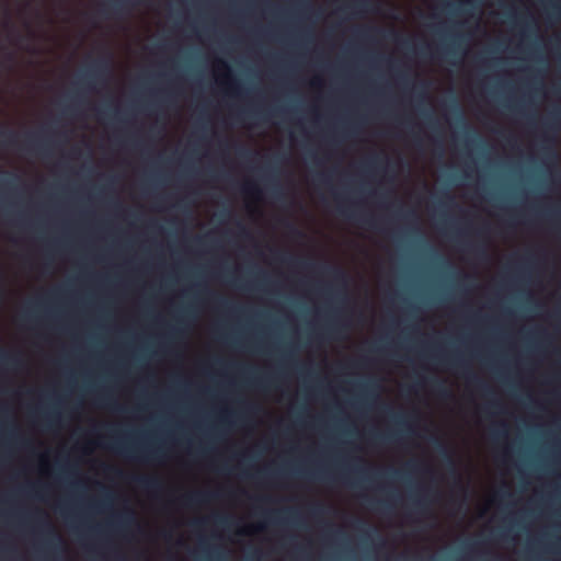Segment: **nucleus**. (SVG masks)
<instances>
[{
  "label": "nucleus",
  "instance_id": "nucleus-8",
  "mask_svg": "<svg viewBox=\"0 0 561 561\" xmlns=\"http://www.w3.org/2000/svg\"><path fill=\"white\" fill-rule=\"evenodd\" d=\"M455 10L463 15H469L474 7L472 0H462L459 1L457 4H451Z\"/></svg>",
  "mask_w": 561,
  "mask_h": 561
},
{
  "label": "nucleus",
  "instance_id": "nucleus-48",
  "mask_svg": "<svg viewBox=\"0 0 561 561\" xmlns=\"http://www.w3.org/2000/svg\"><path fill=\"white\" fill-rule=\"evenodd\" d=\"M409 467L414 469L416 467V465L415 463H411V465H409Z\"/></svg>",
  "mask_w": 561,
  "mask_h": 561
},
{
  "label": "nucleus",
  "instance_id": "nucleus-45",
  "mask_svg": "<svg viewBox=\"0 0 561 561\" xmlns=\"http://www.w3.org/2000/svg\"><path fill=\"white\" fill-rule=\"evenodd\" d=\"M409 216H413V217H414V213H413V211H409V213L407 214V217H409Z\"/></svg>",
  "mask_w": 561,
  "mask_h": 561
},
{
  "label": "nucleus",
  "instance_id": "nucleus-40",
  "mask_svg": "<svg viewBox=\"0 0 561 561\" xmlns=\"http://www.w3.org/2000/svg\"><path fill=\"white\" fill-rule=\"evenodd\" d=\"M491 405H492V407H499L500 404H499V402H497V401H492V402H491Z\"/></svg>",
  "mask_w": 561,
  "mask_h": 561
},
{
  "label": "nucleus",
  "instance_id": "nucleus-36",
  "mask_svg": "<svg viewBox=\"0 0 561 561\" xmlns=\"http://www.w3.org/2000/svg\"><path fill=\"white\" fill-rule=\"evenodd\" d=\"M240 156H247V157H248V156H250V151H248V150H241V151H240Z\"/></svg>",
  "mask_w": 561,
  "mask_h": 561
},
{
  "label": "nucleus",
  "instance_id": "nucleus-28",
  "mask_svg": "<svg viewBox=\"0 0 561 561\" xmlns=\"http://www.w3.org/2000/svg\"><path fill=\"white\" fill-rule=\"evenodd\" d=\"M100 402H101V405H103V407L114 408L112 402L110 400H107L106 398H101Z\"/></svg>",
  "mask_w": 561,
  "mask_h": 561
},
{
  "label": "nucleus",
  "instance_id": "nucleus-14",
  "mask_svg": "<svg viewBox=\"0 0 561 561\" xmlns=\"http://www.w3.org/2000/svg\"><path fill=\"white\" fill-rule=\"evenodd\" d=\"M39 525L42 526L43 530H45L48 535H51L55 539L60 541V538L56 535L54 528L46 519H41Z\"/></svg>",
  "mask_w": 561,
  "mask_h": 561
},
{
  "label": "nucleus",
  "instance_id": "nucleus-21",
  "mask_svg": "<svg viewBox=\"0 0 561 561\" xmlns=\"http://www.w3.org/2000/svg\"><path fill=\"white\" fill-rule=\"evenodd\" d=\"M447 363L450 367H454V368H462L463 367L461 360H459L457 358H451Z\"/></svg>",
  "mask_w": 561,
  "mask_h": 561
},
{
  "label": "nucleus",
  "instance_id": "nucleus-11",
  "mask_svg": "<svg viewBox=\"0 0 561 561\" xmlns=\"http://www.w3.org/2000/svg\"><path fill=\"white\" fill-rule=\"evenodd\" d=\"M141 0H110V5L114 10V12L118 13L122 11L123 7L127 3H139Z\"/></svg>",
  "mask_w": 561,
  "mask_h": 561
},
{
  "label": "nucleus",
  "instance_id": "nucleus-22",
  "mask_svg": "<svg viewBox=\"0 0 561 561\" xmlns=\"http://www.w3.org/2000/svg\"><path fill=\"white\" fill-rule=\"evenodd\" d=\"M340 330L341 325L336 321L332 322L328 328V331L332 334L337 333Z\"/></svg>",
  "mask_w": 561,
  "mask_h": 561
},
{
  "label": "nucleus",
  "instance_id": "nucleus-13",
  "mask_svg": "<svg viewBox=\"0 0 561 561\" xmlns=\"http://www.w3.org/2000/svg\"><path fill=\"white\" fill-rule=\"evenodd\" d=\"M434 444L436 446V448L438 449V451L443 455L446 456L448 462L451 465V467H454V462L451 460V457L449 456L448 451H447V448L446 446L442 443V440H439L438 438H435L434 439ZM453 470H455V468H453Z\"/></svg>",
  "mask_w": 561,
  "mask_h": 561
},
{
  "label": "nucleus",
  "instance_id": "nucleus-27",
  "mask_svg": "<svg viewBox=\"0 0 561 561\" xmlns=\"http://www.w3.org/2000/svg\"><path fill=\"white\" fill-rule=\"evenodd\" d=\"M105 470L108 471V472H113V473H115L118 477L123 476V472L121 470H118L116 468H113V467H106Z\"/></svg>",
  "mask_w": 561,
  "mask_h": 561
},
{
  "label": "nucleus",
  "instance_id": "nucleus-44",
  "mask_svg": "<svg viewBox=\"0 0 561 561\" xmlns=\"http://www.w3.org/2000/svg\"><path fill=\"white\" fill-rule=\"evenodd\" d=\"M341 478H342L344 481H346V474H345L344 472L341 474Z\"/></svg>",
  "mask_w": 561,
  "mask_h": 561
},
{
  "label": "nucleus",
  "instance_id": "nucleus-52",
  "mask_svg": "<svg viewBox=\"0 0 561 561\" xmlns=\"http://www.w3.org/2000/svg\"><path fill=\"white\" fill-rule=\"evenodd\" d=\"M118 561H126V560L123 558V559H119Z\"/></svg>",
  "mask_w": 561,
  "mask_h": 561
},
{
  "label": "nucleus",
  "instance_id": "nucleus-31",
  "mask_svg": "<svg viewBox=\"0 0 561 561\" xmlns=\"http://www.w3.org/2000/svg\"><path fill=\"white\" fill-rule=\"evenodd\" d=\"M502 427H503V428H506V426H505L504 424H502ZM494 435H495V436H500V435H501V436H505V435H506V430H503V431H501V432H500V431H494Z\"/></svg>",
  "mask_w": 561,
  "mask_h": 561
},
{
  "label": "nucleus",
  "instance_id": "nucleus-17",
  "mask_svg": "<svg viewBox=\"0 0 561 561\" xmlns=\"http://www.w3.org/2000/svg\"><path fill=\"white\" fill-rule=\"evenodd\" d=\"M58 415L56 413H47L43 416V420L44 422L48 425V426H53L57 423L58 421Z\"/></svg>",
  "mask_w": 561,
  "mask_h": 561
},
{
  "label": "nucleus",
  "instance_id": "nucleus-42",
  "mask_svg": "<svg viewBox=\"0 0 561 561\" xmlns=\"http://www.w3.org/2000/svg\"><path fill=\"white\" fill-rule=\"evenodd\" d=\"M247 410H249V411H253V410H254V407H252V405H247Z\"/></svg>",
  "mask_w": 561,
  "mask_h": 561
},
{
  "label": "nucleus",
  "instance_id": "nucleus-20",
  "mask_svg": "<svg viewBox=\"0 0 561 561\" xmlns=\"http://www.w3.org/2000/svg\"><path fill=\"white\" fill-rule=\"evenodd\" d=\"M289 261H290V263H293V264H298V265H300L301 267L309 268V270H310V268H313V267L316 266L313 263L306 262V261H297V260H293V259H290Z\"/></svg>",
  "mask_w": 561,
  "mask_h": 561
},
{
  "label": "nucleus",
  "instance_id": "nucleus-25",
  "mask_svg": "<svg viewBox=\"0 0 561 561\" xmlns=\"http://www.w3.org/2000/svg\"><path fill=\"white\" fill-rule=\"evenodd\" d=\"M217 524L226 525L229 523V518L227 516L218 515L215 517Z\"/></svg>",
  "mask_w": 561,
  "mask_h": 561
},
{
  "label": "nucleus",
  "instance_id": "nucleus-12",
  "mask_svg": "<svg viewBox=\"0 0 561 561\" xmlns=\"http://www.w3.org/2000/svg\"><path fill=\"white\" fill-rule=\"evenodd\" d=\"M435 390L439 397L447 399L451 397V391L442 382L434 380Z\"/></svg>",
  "mask_w": 561,
  "mask_h": 561
},
{
  "label": "nucleus",
  "instance_id": "nucleus-47",
  "mask_svg": "<svg viewBox=\"0 0 561 561\" xmlns=\"http://www.w3.org/2000/svg\"><path fill=\"white\" fill-rule=\"evenodd\" d=\"M28 142H30V144H34L33 138H32V137H30V138H28Z\"/></svg>",
  "mask_w": 561,
  "mask_h": 561
},
{
  "label": "nucleus",
  "instance_id": "nucleus-39",
  "mask_svg": "<svg viewBox=\"0 0 561 561\" xmlns=\"http://www.w3.org/2000/svg\"><path fill=\"white\" fill-rule=\"evenodd\" d=\"M445 197L447 198L448 202H450V203L453 202V197L449 194L446 193Z\"/></svg>",
  "mask_w": 561,
  "mask_h": 561
},
{
  "label": "nucleus",
  "instance_id": "nucleus-7",
  "mask_svg": "<svg viewBox=\"0 0 561 561\" xmlns=\"http://www.w3.org/2000/svg\"><path fill=\"white\" fill-rule=\"evenodd\" d=\"M0 364L5 366L18 367L21 364V359L18 355L8 353L0 348Z\"/></svg>",
  "mask_w": 561,
  "mask_h": 561
},
{
  "label": "nucleus",
  "instance_id": "nucleus-29",
  "mask_svg": "<svg viewBox=\"0 0 561 561\" xmlns=\"http://www.w3.org/2000/svg\"><path fill=\"white\" fill-rule=\"evenodd\" d=\"M218 67L222 68L225 70H228V71L230 70L228 64L226 61H224V60H218Z\"/></svg>",
  "mask_w": 561,
  "mask_h": 561
},
{
  "label": "nucleus",
  "instance_id": "nucleus-19",
  "mask_svg": "<svg viewBox=\"0 0 561 561\" xmlns=\"http://www.w3.org/2000/svg\"><path fill=\"white\" fill-rule=\"evenodd\" d=\"M0 136L4 138V142L13 144L15 141L16 135L13 131H0Z\"/></svg>",
  "mask_w": 561,
  "mask_h": 561
},
{
  "label": "nucleus",
  "instance_id": "nucleus-30",
  "mask_svg": "<svg viewBox=\"0 0 561 561\" xmlns=\"http://www.w3.org/2000/svg\"><path fill=\"white\" fill-rule=\"evenodd\" d=\"M19 443H20V445H21L22 447H24V448H28V447H31V443H30V440H27V439H19Z\"/></svg>",
  "mask_w": 561,
  "mask_h": 561
},
{
  "label": "nucleus",
  "instance_id": "nucleus-1",
  "mask_svg": "<svg viewBox=\"0 0 561 561\" xmlns=\"http://www.w3.org/2000/svg\"><path fill=\"white\" fill-rule=\"evenodd\" d=\"M111 448L117 454L133 459L147 462H157L161 460L160 449L153 448H137L121 442H115Z\"/></svg>",
  "mask_w": 561,
  "mask_h": 561
},
{
  "label": "nucleus",
  "instance_id": "nucleus-24",
  "mask_svg": "<svg viewBox=\"0 0 561 561\" xmlns=\"http://www.w3.org/2000/svg\"><path fill=\"white\" fill-rule=\"evenodd\" d=\"M288 228H289L290 232H291L294 236H296V237H302V232H301L298 228H296L294 225L288 224Z\"/></svg>",
  "mask_w": 561,
  "mask_h": 561
},
{
  "label": "nucleus",
  "instance_id": "nucleus-50",
  "mask_svg": "<svg viewBox=\"0 0 561 561\" xmlns=\"http://www.w3.org/2000/svg\"><path fill=\"white\" fill-rule=\"evenodd\" d=\"M474 378H471V377H467V380L468 381H472Z\"/></svg>",
  "mask_w": 561,
  "mask_h": 561
},
{
  "label": "nucleus",
  "instance_id": "nucleus-34",
  "mask_svg": "<svg viewBox=\"0 0 561 561\" xmlns=\"http://www.w3.org/2000/svg\"><path fill=\"white\" fill-rule=\"evenodd\" d=\"M363 526H364V523H363V522H360V520H356V523H355V527H356L357 529H362V528H363Z\"/></svg>",
  "mask_w": 561,
  "mask_h": 561
},
{
  "label": "nucleus",
  "instance_id": "nucleus-26",
  "mask_svg": "<svg viewBox=\"0 0 561 561\" xmlns=\"http://www.w3.org/2000/svg\"><path fill=\"white\" fill-rule=\"evenodd\" d=\"M390 504H391L390 501L387 499V500L378 501L376 506L381 507V508H387L390 506Z\"/></svg>",
  "mask_w": 561,
  "mask_h": 561
},
{
  "label": "nucleus",
  "instance_id": "nucleus-2",
  "mask_svg": "<svg viewBox=\"0 0 561 561\" xmlns=\"http://www.w3.org/2000/svg\"><path fill=\"white\" fill-rule=\"evenodd\" d=\"M110 73V62L106 59H98L92 62L90 69L85 72L84 79L90 84L92 82H104Z\"/></svg>",
  "mask_w": 561,
  "mask_h": 561
},
{
  "label": "nucleus",
  "instance_id": "nucleus-15",
  "mask_svg": "<svg viewBox=\"0 0 561 561\" xmlns=\"http://www.w3.org/2000/svg\"><path fill=\"white\" fill-rule=\"evenodd\" d=\"M242 191H243V193H245L248 195H259V193H260L259 187L253 183H245L242 186Z\"/></svg>",
  "mask_w": 561,
  "mask_h": 561
},
{
  "label": "nucleus",
  "instance_id": "nucleus-23",
  "mask_svg": "<svg viewBox=\"0 0 561 561\" xmlns=\"http://www.w3.org/2000/svg\"><path fill=\"white\" fill-rule=\"evenodd\" d=\"M16 180L18 176L15 174H10V176L3 181V184L7 186H12Z\"/></svg>",
  "mask_w": 561,
  "mask_h": 561
},
{
  "label": "nucleus",
  "instance_id": "nucleus-51",
  "mask_svg": "<svg viewBox=\"0 0 561 561\" xmlns=\"http://www.w3.org/2000/svg\"><path fill=\"white\" fill-rule=\"evenodd\" d=\"M220 302H221L222 306L227 305L225 300H221Z\"/></svg>",
  "mask_w": 561,
  "mask_h": 561
},
{
  "label": "nucleus",
  "instance_id": "nucleus-35",
  "mask_svg": "<svg viewBox=\"0 0 561 561\" xmlns=\"http://www.w3.org/2000/svg\"><path fill=\"white\" fill-rule=\"evenodd\" d=\"M354 471H355L356 473H364V472H365V469H364V468H362V467H360V468H354Z\"/></svg>",
  "mask_w": 561,
  "mask_h": 561
},
{
  "label": "nucleus",
  "instance_id": "nucleus-3",
  "mask_svg": "<svg viewBox=\"0 0 561 561\" xmlns=\"http://www.w3.org/2000/svg\"><path fill=\"white\" fill-rule=\"evenodd\" d=\"M133 481L142 490L150 493H159L163 490V483L156 476H136Z\"/></svg>",
  "mask_w": 561,
  "mask_h": 561
},
{
  "label": "nucleus",
  "instance_id": "nucleus-18",
  "mask_svg": "<svg viewBox=\"0 0 561 561\" xmlns=\"http://www.w3.org/2000/svg\"><path fill=\"white\" fill-rule=\"evenodd\" d=\"M310 513L314 517H320L325 513V508L322 504H316L311 507Z\"/></svg>",
  "mask_w": 561,
  "mask_h": 561
},
{
  "label": "nucleus",
  "instance_id": "nucleus-6",
  "mask_svg": "<svg viewBox=\"0 0 561 561\" xmlns=\"http://www.w3.org/2000/svg\"><path fill=\"white\" fill-rule=\"evenodd\" d=\"M320 271L321 273L331 276L337 283L345 285L347 282L346 273L340 267L325 264L320 266Z\"/></svg>",
  "mask_w": 561,
  "mask_h": 561
},
{
  "label": "nucleus",
  "instance_id": "nucleus-4",
  "mask_svg": "<svg viewBox=\"0 0 561 561\" xmlns=\"http://www.w3.org/2000/svg\"><path fill=\"white\" fill-rule=\"evenodd\" d=\"M335 199L339 204V211L343 216L347 217L348 219L358 220L363 224L367 225L371 229H378L377 221L371 217H357L356 214L348 211L347 207L344 205V198L340 194H335Z\"/></svg>",
  "mask_w": 561,
  "mask_h": 561
},
{
  "label": "nucleus",
  "instance_id": "nucleus-37",
  "mask_svg": "<svg viewBox=\"0 0 561 561\" xmlns=\"http://www.w3.org/2000/svg\"><path fill=\"white\" fill-rule=\"evenodd\" d=\"M377 162H379V159L378 158H375L370 161L369 165H374V164H377Z\"/></svg>",
  "mask_w": 561,
  "mask_h": 561
},
{
  "label": "nucleus",
  "instance_id": "nucleus-33",
  "mask_svg": "<svg viewBox=\"0 0 561 561\" xmlns=\"http://www.w3.org/2000/svg\"><path fill=\"white\" fill-rule=\"evenodd\" d=\"M397 423L400 424V425H408V422L403 417L398 419Z\"/></svg>",
  "mask_w": 561,
  "mask_h": 561
},
{
  "label": "nucleus",
  "instance_id": "nucleus-9",
  "mask_svg": "<svg viewBox=\"0 0 561 561\" xmlns=\"http://www.w3.org/2000/svg\"><path fill=\"white\" fill-rule=\"evenodd\" d=\"M353 8L360 12L375 11L373 0H353Z\"/></svg>",
  "mask_w": 561,
  "mask_h": 561
},
{
  "label": "nucleus",
  "instance_id": "nucleus-16",
  "mask_svg": "<svg viewBox=\"0 0 561 561\" xmlns=\"http://www.w3.org/2000/svg\"><path fill=\"white\" fill-rule=\"evenodd\" d=\"M413 505L419 512L423 513L426 511L428 503L425 499H415Z\"/></svg>",
  "mask_w": 561,
  "mask_h": 561
},
{
  "label": "nucleus",
  "instance_id": "nucleus-5",
  "mask_svg": "<svg viewBox=\"0 0 561 561\" xmlns=\"http://www.w3.org/2000/svg\"><path fill=\"white\" fill-rule=\"evenodd\" d=\"M218 493L214 492H194L186 494L182 497V501L185 505L196 506L208 503L209 501L216 499Z\"/></svg>",
  "mask_w": 561,
  "mask_h": 561
},
{
  "label": "nucleus",
  "instance_id": "nucleus-10",
  "mask_svg": "<svg viewBox=\"0 0 561 561\" xmlns=\"http://www.w3.org/2000/svg\"><path fill=\"white\" fill-rule=\"evenodd\" d=\"M371 438L376 442H389L396 443L399 440V435L396 432L388 433L386 435L373 434Z\"/></svg>",
  "mask_w": 561,
  "mask_h": 561
},
{
  "label": "nucleus",
  "instance_id": "nucleus-43",
  "mask_svg": "<svg viewBox=\"0 0 561 561\" xmlns=\"http://www.w3.org/2000/svg\"><path fill=\"white\" fill-rule=\"evenodd\" d=\"M360 388H362V389H368V388H369V386H368V385H360Z\"/></svg>",
  "mask_w": 561,
  "mask_h": 561
},
{
  "label": "nucleus",
  "instance_id": "nucleus-38",
  "mask_svg": "<svg viewBox=\"0 0 561 561\" xmlns=\"http://www.w3.org/2000/svg\"><path fill=\"white\" fill-rule=\"evenodd\" d=\"M453 108H454L456 112H458V105H457L456 101H454V102H453Z\"/></svg>",
  "mask_w": 561,
  "mask_h": 561
},
{
  "label": "nucleus",
  "instance_id": "nucleus-41",
  "mask_svg": "<svg viewBox=\"0 0 561 561\" xmlns=\"http://www.w3.org/2000/svg\"><path fill=\"white\" fill-rule=\"evenodd\" d=\"M320 84V81L319 80H314L312 81V85H319Z\"/></svg>",
  "mask_w": 561,
  "mask_h": 561
},
{
  "label": "nucleus",
  "instance_id": "nucleus-32",
  "mask_svg": "<svg viewBox=\"0 0 561 561\" xmlns=\"http://www.w3.org/2000/svg\"><path fill=\"white\" fill-rule=\"evenodd\" d=\"M273 193H274V195H275L276 197H279V196L282 195V192H280V190H279L278 185L274 186V188H273Z\"/></svg>",
  "mask_w": 561,
  "mask_h": 561
},
{
  "label": "nucleus",
  "instance_id": "nucleus-46",
  "mask_svg": "<svg viewBox=\"0 0 561 561\" xmlns=\"http://www.w3.org/2000/svg\"><path fill=\"white\" fill-rule=\"evenodd\" d=\"M196 241H197L198 243H202V242H203V239H202V238H197V239H196Z\"/></svg>",
  "mask_w": 561,
  "mask_h": 561
},
{
  "label": "nucleus",
  "instance_id": "nucleus-49",
  "mask_svg": "<svg viewBox=\"0 0 561 561\" xmlns=\"http://www.w3.org/2000/svg\"><path fill=\"white\" fill-rule=\"evenodd\" d=\"M257 529L259 530L263 529V525H257Z\"/></svg>",
  "mask_w": 561,
  "mask_h": 561
}]
</instances>
